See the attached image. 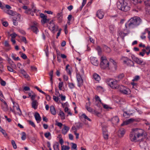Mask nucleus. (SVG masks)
<instances>
[{"label":"nucleus","instance_id":"nucleus-40","mask_svg":"<svg viewBox=\"0 0 150 150\" xmlns=\"http://www.w3.org/2000/svg\"><path fill=\"white\" fill-rule=\"evenodd\" d=\"M16 110L18 111L17 113L20 116L22 115L21 110L20 109L18 105L17 107H16Z\"/></svg>","mask_w":150,"mask_h":150},{"label":"nucleus","instance_id":"nucleus-33","mask_svg":"<svg viewBox=\"0 0 150 150\" xmlns=\"http://www.w3.org/2000/svg\"><path fill=\"white\" fill-rule=\"evenodd\" d=\"M110 61L115 66V68L116 69L117 68L116 66L117 63L114 60L112 59H110Z\"/></svg>","mask_w":150,"mask_h":150},{"label":"nucleus","instance_id":"nucleus-55","mask_svg":"<svg viewBox=\"0 0 150 150\" xmlns=\"http://www.w3.org/2000/svg\"><path fill=\"white\" fill-rule=\"evenodd\" d=\"M139 76H135L134 77V79L132 80V81H137L138 80H139Z\"/></svg>","mask_w":150,"mask_h":150},{"label":"nucleus","instance_id":"nucleus-56","mask_svg":"<svg viewBox=\"0 0 150 150\" xmlns=\"http://www.w3.org/2000/svg\"><path fill=\"white\" fill-rule=\"evenodd\" d=\"M31 11V9L30 8H29L25 10V13L28 14H30V12Z\"/></svg>","mask_w":150,"mask_h":150},{"label":"nucleus","instance_id":"nucleus-51","mask_svg":"<svg viewBox=\"0 0 150 150\" xmlns=\"http://www.w3.org/2000/svg\"><path fill=\"white\" fill-rule=\"evenodd\" d=\"M31 11H32L34 13H36L37 12H38V11L36 9L35 7L34 6H32V8Z\"/></svg>","mask_w":150,"mask_h":150},{"label":"nucleus","instance_id":"nucleus-49","mask_svg":"<svg viewBox=\"0 0 150 150\" xmlns=\"http://www.w3.org/2000/svg\"><path fill=\"white\" fill-rule=\"evenodd\" d=\"M145 52H146V50L145 49H142V52H140L139 53V54L140 55H141V56H142V57H143L144 56L145 53Z\"/></svg>","mask_w":150,"mask_h":150},{"label":"nucleus","instance_id":"nucleus-28","mask_svg":"<svg viewBox=\"0 0 150 150\" xmlns=\"http://www.w3.org/2000/svg\"><path fill=\"white\" fill-rule=\"evenodd\" d=\"M59 115L61 116V119L62 120H64L65 119V116L64 112L61 110L60 111Z\"/></svg>","mask_w":150,"mask_h":150},{"label":"nucleus","instance_id":"nucleus-14","mask_svg":"<svg viewBox=\"0 0 150 150\" xmlns=\"http://www.w3.org/2000/svg\"><path fill=\"white\" fill-rule=\"evenodd\" d=\"M63 126H64V128L62 129V133L63 134L65 135L69 130L70 128L65 125H63Z\"/></svg>","mask_w":150,"mask_h":150},{"label":"nucleus","instance_id":"nucleus-32","mask_svg":"<svg viewBox=\"0 0 150 150\" xmlns=\"http://www.w3.org/2000/svg\"><path fill=\"white\" fill-rule=\"evenodd\" d=\"M115 26L113 25H111L110 26V30L111 32L112 33L115 30Z\"/></svg>","mask_w":150,"mask_h":150},{"label":"nucleus","instance_id":"nucleus-47","mask_svg":"<svg viewBox=\"0 0 150 150\" xmlns=\"http://www.w3.org/2000/svg\"><path fill=\"white\" fill-rule=\"evenodd\" d=\"M53 148L54 150H59V144L58 143H57V144L54 145Z\"/></svg>","mask_w":150,"mask_h":150},{"label":"nucleus","instance_id":"nucleus-30","mask_svg":"<svg viewBox=\"0 0 150 150\" xmlns=\"http://www.w3.org/2000/svg\"><path fill=\"white\" fill-rule=\"evenodd\" d=\"M131 1L134 5H136L138 3H141L142 2L141 0H131Z\"/></svg>","mask_w":150,"mask_h":150},{"label":"nucleus","instance_id":"nucleus-24","mask_svg":"<svg viewBox=\"0 0 150 150\" xmlns=\"http://www.w3.org/2000/svg\"><path fill=\"white\" fill-rule=\"evenodd\" d=\"M69 64H67L66 67V70L68 74L70 75L71 74V68L70 67L69 68Z\"/></svg>","mask_w":150,"mask_h":150},{"label":"nucleus","instance_id":"nucleus-4","mask_svg":"<svg viewBox=\"0 0 150 150\" xmlns=\"http://www.w3.org/2000/svg\"><path fill=\"white\" fill-rule=\"evenodd\" d=\"M101 68L103 69H110L109 62L107 60L106 57L103 56L101 58V62L100 64Z\"/></svg>","mask_w":150,"mask_h":150},{"label":"nucleus","instance_id":"nucleus-53","mask_svg":"<svg viewBox=\"0 0 150 150\" xmlns=\"http://www.w3.org/2000/svg\"><path fill=\"white\" fill-rule=\"evenodd\" d=\"M95 98L96 101H99L101 103H102L101 100L98 96L96 95L95 96Z\"/></svg>","mask_w":150,"mask_h":150},{"label":"nucleus","instance_id":"nucleus-5","mask_svg":"<svg viewBox=\"0 0 150 150\" xmlns=\"http://www.w3.org/2000/svg\"><path fill=\"white\" fill-rule=\"evenodd\" d=\"M107 84L112 88L117 89L119 88V86L116 80L112 79H108L106 80Z\"/></svg>","mask_w":150,"mask_h":150},{"label":"nucleus","instance_id":"nucleus-38","mask_svg":"<svg viewBox=\"0 0 150 150\" xmlns=\"http://www.w3.org/2000/svg\"><path fill=\"white\" fill-rule=\"evenodd\" d=\"M7 68H8V70L10 72H12L15 73H16V71L14 70L11 67L9 66H7Z\"/></svg>","mask_w":150,"mask_h":150},{"label":"nucleus","instance_id":"nucleus-22","mask_svg":"<svg viewBox=\"0 0 150 150\" xmlns=\"http://www.w3.org/2000/svg\"><path fill=\"white\" fill-rule=\"evenodd\" d=\"M133 121V120L132 119H130L127 120V121L124 122L121 125L122 126L124 125H127L129 123L132 122Z\"/></svg>","mask_w":150,"mask_h":150},{"label":"nucleus","instance_id":"nucleus-61","mask_svg":"<svg viewBox=\"0 0 150 150\" xmlns=\"http://www.w3.org/2000/svg\"><path fill=\"white\" fill-rule=\"evenodd\" d=\"M0 132H1L5 137H6L7 136V134L5 130L4 129H3Z\"/></svg>","mask_w":150,"mask_h":150},{"label":"nucleus","instance_id":"nucleus-48","mask_svg":"<svg viewBox=\"0 0 150 150\" xmlns=\"http://www.w3.org/2000/svg\"><path fill=\"white\" fill-rule=\"evenodd\" d=\"M29 124L31 125L32 127H35V124L34 122L31 120H28V121Z\"/></svg>","mask_w":150,"mask_h":150},{"label":"nucleus","instance_id":"nucleus-60","mask_svg":"<svg viewBox=\"0 0 150 150\" xmlns=\"http://www.w3.org/2000/svg\"><path fill=\"white\" fill-rule=\"evenodd\" d=\"M91 104V103L90 102H87L85 105V108H86L88 107H90Z\"/></svg>","mask_w":150,"mask_h":150},{"label":"nucleus","instance_id":"nucleus-37","mask_svg":"<svg viewBox=\"0 0 150 150\" xmlns=\"http://www.w3.org/2000/svg\"><path fill=\"white\" fill-rule=\"evenodd\" d=\"M68 84L69 88L71 89H73L75 87V85L73 83H68Z\"/></svg>","mask_w":150,"mask_h":150},{"label":"nucleus","instance_id":"nucleus-57","mask_svg":"<svg viewBox=\"0 0 150 150\" xmlns=\"http://www.w3.org/2000/svg\"><path fill=\"white\" fill-rule=\"evenodd\" d=\"M24 77L28 79V80H29L30 79V78L29 76V75L27 73L25 74H24L23 75Z\"/></svg>","mask_w":150,"mask_h":150},{"label":"nucleus","instance_id":"nucleus-18","mask_svg":"<svg viewBox=\"0 0 150 150\" xmlns=\"http://www.w3.org/2000/svg\"><path fill=\"white\" fill-rule=\"evenodd\" d=\"M111 121L113 124H115L119 122V119L118 117L115 116L112 119Z\"/></svg>","mask_w":150,"mask_h":150},{"label":"nucleus","instance_id":"nucleus-59","mask_svg":"<svg viewBox=\"0 0 150 150\" xmlns=\"http://www.w3.org/2000/svg\"><path fill=\"white\" fill-rule=\"evenodd\" d=\"M44 135L46 138H48L51 135V134L49 132H46L44 134Z\"/></svg>","mask_w":150,"mask_h":150},{"label":"nucleus","instance_id":"nucleus-34","mask_svg":"<svg viewBox=\"0 0 150 150\" xmlns=\"http://www.w3.org/2000/svg\"><path fill=\"white\" fill-rule=\"evenodd\" d=\"M22 137H21V139L23 140H25L26 138V134L24 132H23L22 133Z\"/></svg>","mask_w":150,"mask_h":150},{"label":"nucleus","instance_id":"nucleus-9","mask_svg":"<svg viewBox=\"0 0 150 150\" xmlns=\"http://www.w3.org/2000/svg\"><path fill=\"white\" fill-rule=\"evenodd\" d=\"M50 25H49V29L52 31L54 30L57 31L58 26L57 25L54 24L53 21H51L50 23Z\"/></svg>","mask_w":150,"mask_h":150},{"label":"nucleus","instance_id":"nucleus-35","mask_svg":"<svg viewBox=\"0 0 150 150\" xmlns=\"http://www.w3.org/2000/svg\"><path fill=\"white\" fill-rule=\"evenodd\" d=\"M124 76V75L123 74H119L117 76V78L119 80H120L122 79Z\"/></svg>","mask_w":150,"mask_h":150},{"label":"nucleus","instance_id":"nucleus-20","mask_svg":"<svg viewBox=\"0 0 150 150\" xmlns=\"http://www.w3.org/2000/svg\"><path fill=\"white\" fill-rule=\"evenodd\" d=\"M125 132V130L123 128H121L118 131V133L121 137H122Z\"/></svg>","mask_w":150,"mask_h":150},{"label":"nucleus","instance_id":"nucleus-50","mask_svg":"<svg viewBox=\"0 0 150 150\" xmlns=\"http://www.w3.org/2000/svg\"><path fill=\"white\" fill-rule=\"evenodd\" d=\"M57 18H63V14L62 12L59 13L57 15Z\"/></svg>","mask_w":150,"mask_h":150},{"label":"nucleus","instance_id":"nucleus-21","mask_svg":"<svg viewBox=\"0 0 150 150\" xmlns=\"http://www.w3.org/2000/svg\"><path fill=\"white\" fill-rule=\"evenodd\" d=\"M50 111L51 113L54 115L56 114V111L54 106L52 105L50 107Z\"/></svg>","mask_w":150,"mask_h":150},{"label":"nucleus","instance_id":"nucleus-63","mask_svg":"<svg viewBox=\"0 0 150 150\" xmlns=\"http://www.w3.org/2000/svg\"><path fill=\"white\" fill-rule=\"evenodd\" d=\"M21 57L24 59H27V57L26 54L24 53H22L21 55Z\"/></svg>","mask_w":150,"mask_h":150},{"label":"nucleus","instance_id":"nucleus-16","mask_svg":"<svg viewBox=\"0 0 150 150\" xmlns=\"http://www.w3.org/2000/svg\"><path fill=\"white\" fill-rule=\"evenodd\" d=\"M34 116L37 122L39 123L41 121V119L39 113L37 112H35Z\"/></svg>","mask_w":150,"mask_h":150},{"label":"nucleus","instance_id":"nucleus-62","mask_svg":"<svg viewBox=\"0 0 150 150\" xmlns=\"http://www.w3.org/2000/svg\"><path fill=\"white\" fill-rule=\"evenodd\" d=\"M63 86V82H61L59 83V88L60 90H61V88Z\"/></svg>","mask_w":150,"mask_h":150},{"label":"nucleus","instance_id":"nucleus-10","mask_svg":"<svg viewBox=\"0 0 150 150\" xmlns=\"http://www.w3.org/2000/svg\"><path fill=\"white\" fill-rule=\"evenodd\" d=\"M102 130L103 132V136L105 140H107L108 139V134L107 130L106 127L103 125H102Z\"/></svg>","mask_w":150,"mask_h":150},{"label":"nucleus","instance_id":"nucleus-54","mask_svg":"<svg viewBox=\"0 0 150 150\" xmlns=\"http://www.w3.org/2000/svg\"><path fill=\"white\" fill-rule=\"evenodd\" d=\"M62 150L63 149V147H64V150H69L70 149V147L69 146H62Z\"/></svg>","mask_w":150,"mask_h":150},{"label":"nucleus","instance_id":"nucleus-25","mask_svg":"<svg viewBox=\"0 0 150 150\" xmlns=\"http://www.w3.org/2000/svg\"><path fill=\"white\" fill-rule=\"evenodd\" d=\"M104 50L107 53H109L111 51V49L106 45H104L103 47Z\"/></svg>","mask_w":150,"mask_h":150},{"label":"nucleus","instance_id":"nucleus-15","mask_svg":"<svg viewBox=\"0 0 150 150\" xmlns=\"http://www.w3.org/2000/svg\"><path fill=\"white\" fill-rule=\"evenodd\" d=\"M139 145L142 149H146L147 146V143L146 141H141L139 143Z\"/></svg>","mask_w":150,"mask_h":150},{"label":"nucleus","instance_id":"nucleus-29","mask_svg":"<svg viewBox=\"0 0 150 150\" xmlns=\"http://www.w3.org/2000/svg\"><path fill=\"white\" fill-rule=\"evenodd\" d=\"M81 118H84L85 119H87L90 121H91V120L88 118V117L84 113L81 116Z\"/></svg>","mask_w":150,"mask_h":150},{"label":"nucleus","instance_id":"nucleus-42","mask_svg":"<svg viewBox=\"0 0 150 150\" xmlns=\"http://www.w3.org/2000/svg\"><path fill=\"white\" fill-rule=\"evenodd\" d=\"M7 13L11 16H14V12L11 10H8L7 11Z\"/></svg>","mask_w":150,"mask_h":150},{"label":"nucleus","instance_id":"nucleus-23","mask_svg":"<svg viewBox=\"0 0 150 150\" xmlns=\"http://www.w3.org/2000/svg\"><path fill=\"white\" fill-rule=\"evenodd\" d=\"M129 33L128 31L127 33H125L122 31H120L119 33V35L122 38L124 39V37L126 36Z\"/></svg>","mask_w":150,"mask_h":150},{"label":"nucleus","instance_id":"nucleus-19","mask_svg":"<svg viewBox=\"0 0 150 150\" xmlns=\"http://www.w3.org/2000/svg\"><path fill=\"white\" fill-rule=\"evenodd\" d=\"M32 105L33 108H34L35 109H36L38 105V103L36 100L32 101Z\"/></svg>","mask_w":150,"mask_h":150},{"label":"nucleus","instance_id":"nucleus-12","mask_svg":"<svg viewBox=\"0 0 150 150\" xmlns=\"http://www.w3.org/2000/svg\"><path fill=\"white\" fill-rule=\"evenodd\" d=\"M90 61L92 64L95 66H98L99 62L96 57H91L90 58Z\"/></svg>","mask_w":150,"mask_h":150},{"label":"nucleus","instance_id":"nucleus-64","mask_svg":"<svg viewBox=\"0 0 150 150\" xmlns=\"http://www.w3.org/2000/svg\"><path fill=\"white\" fill-rule=\"evenodd\" d=\"M16 35L14 33H13L12 34H11L10 35V36L12 38V39H13V38H15L16 37Z\"/></svg>","mask_w":150,"mask_h":150},{"label":"nucleus","instance_id":"nucleus-6","mask_svg":"<svg viewBox=\"0 0 150 150\" xmlns=\"http://www.w3.org/2000/svg\"><path fill=\"white\" fill-rule=\"evenodd\" d=\"M121 59L123 60V63L129 67H134V63L130 59L124 57H121Z\"/></svg>","mask_w":150,"mask_h":150},{"label":"nucleus","instance_id":"nucleus-52","mask_svg":"<svg viewBox=\"0 0 150 150\" xmlns=\"http://www.w3.org/2000/svg\"><path fill=\"white\" fill-rule=\"evenodd\" d=\"M87 111L90 112H92L93 111V109L90 107L86 108Z\"/></svg>","mask_w":150,"mask_h":150},{"label":"nucleus","instance_id":"nucleus-45","mask_svg":"<svg viewBox=\"0 0 150 150\" xmlns=\"http://www.w3.org/2000/svg\"><path fill=\"white\" fill-rule=\"evenodd\" d=\"M4 45L6 47H10V45L8 43V42L7 41H6L4 42ZM10 49V48H9L8 49V50H9Z\"/></svg>","mask_w":150,"mask_h":150},{"label":"nucleus","instance_id":"nucleus-31","mask_svg":"<svg viewBox=\"0 0 150 150\" xmlns=\"http://www.w3.org/2000/svg\"><path fill=\"white\" fill-rule=\"evenodd\" d=\"M50 80L51 81V83L52 84L53 83V81H52V77L53 76V71H52L50 73Z\"/></svg>","mask_w":150,"mask_h":150},{"label":"nucleus","instance_id":"nucleus-17","mask_svg":"<svg viewBox=\"0 0 150 150\" xmlns=\"http://www.w3.org/2000/svg\"><path fill=\"white\" fill-rule=\"evenodd\" d=\"M93 78L94 80L98 82H99L101 79L99 75L96 74L94 73L93 75Z\"/></svg>","mask_w":150,"mask_h":150},{"label":"nucleus","instance_id":"nucleus-39","mask_svg":"<svg viewBox=\"0 0 150 150\" xmlns=\"http://www.w3.org/2000/svg\"><path fill=\"white\" fill-rule=\"evenodd\" d=\"M41 21L43 22L44 23H45L48 21V20L47 19V16H46L44 18H42Z\"/></svg>","mask_w":150,"mask_h":150},{"label":"nucleus","instance_id":"nucleus-2","mask_svg":"<svg viewBox=\"0 0 150 150\" xmlns=\"http://www.w3.org/2000/svg\"><path fill=\"white\" fill-rule=\"evenodd\" d=\"M140 18L138 17L135 16L131 18L125 24L126 28H135L141 23Z\"/></svg>","mask_w":150,"mask_h":150},{"label":"nucleus","instance_id":"nucleus-27","mask_svg":"<svg viewBox=\"0 0 150 150\" xmlns=\"http://www.w3.org/2000/svg\"><path fill=\"white\" fill-rule=\"evenodd\" d=\"M31 29L35 33L37 34L38 31V29L37 27L34 26H32L31 27Z\"/></svg>","mask_w":150,"mask_h":150},{"label":"nucleus","instance_id":"nucleus-46","mask_svg":"<svg viewBox=\"0 0 150 150\" xmlns=\"http://www.w3.org/2000/svg\"><path fill=\"white\" fill-rule=\"evenodd\" d=\"M35 88L37 89L38 91L40 92L43 94H46V93L42 91L41 89L39 88L38 86H36L35 87Z\"/></svg>","mask_w":150,"mask_h":150},{"label":"nucleus","instance_id":"nucleus-3","mask_svg":"<svg viewBox=\"0 0 150 150\" xmlns=\"http://www.w3.org/2000/svg\"><path fill=\"white\" fill-rule=\"evenodd\" d=\"M117 7L118 8L122 11L126 12L130 9V7L127 3L125 2V0H119L117 2Z\"/></svg>","mask_w":150,"mask_h":150},{"label":"nucleus","instance_id":"nucleus-36","mask_svg":"<svg viewBox=\"0 0 150 150\" xmlns=\"http://www.w3.org/2000/svg\"><path fill=\"white\" fill-rule=\"evenodd\" d=\"M123 116L126 118H128L130 117V115L129 113L127 112H125L123 114Z\"/></svg>","mask_w":150,"mask_h":150},{"label":"nucleus","instance_id":"nucleus-13","mask_svg":"<svg viewBox=\"0 0 150 150\" xmlns=\"http://www.w3.org/2000/svg\"><path fill=\"white\" fill-rule=\"evenodd\" d=\"M104 13L101 10H99L97 11L96 16L100 19H102L104 17Z\"/></svg>","mask_w":150,"mask_h":150},{"label":"nucleus","instance_id":"nucleus-58","mask_svg":"<svg viewBox=\"0 0 150 150\" xmlns=\"http://www.w3.org/2000/svg\"><path fill=\"white\" fill-rule=\"evenodd\" d=\"M72 145L71 146V148L72 149H74L76 150V147H77V145L76 144H75L74 143H72Z\"/></svg>","mask_w":150,"mask_h":150},{"label":"nucleus","instance_id":"nucleus-41","mask_svg":"<svg viewBox=\"0 0 150 150\" xmlns=\"http://www.w3.org/2000/svg\"><path fill=\"white\" fill-rule=\"evenodd\" d=\"M7 61L8 63L11 64V65H12L16 66V65L15 64H14L13 61H12L10 58H8Z\"/></svg>","mask_w":150,"mask_h":150},{"label":"nucleus","instance_id":"nucleus-26","mask_svg":"<svg viewBox=\"0 0 150 150\" xmlns=\"http://www.w3.org/2000/svg\"><path fill=\"white\" fill-rule=\"evenodd\" d=\"M1 106L2 109L4 111H7L8 110V105H1Z\"/></svg>","mask_w":150,"mask_h":150},{"label":"nucleus","instance_id":"nucleus-7","mask_svg":"<svg viewBox=\"0 0 150 150\" xmlns=\"http://www.w3.org/2000/svg\"><path fill=\"white\" fill-rule=\"evenodd\" d=\"M119 88L120 92L124 94H128L130 93V89L125 88L123 86H121Z\"/></svg>","mask_w":150,"mask_h":150},{"label":"nucleus","instance_id":"nucleus-1","mask_svg":"<svg viewBox=\"0 0 150 150\" xmlns=\"http://www.w3.org/2000/svg\"><path fill=\"white\" fill-rule=\"evenodd\" d=\"M144 131L140 129H133L129 135V139L132 142H136L137 139L143 137L144 135Z\"/></svg>","mask_w":150,"mask_h":150},{"label":"nucleus","instance_id":"nucleus-43","mask_svg":"<svg viewBox=\"0 0 150 150\" xmlns=\"http://www.w3.org/2000/svg\"><path fill=\"white\" fill-rule=\"evenodd\" d=\"M101 104H102V105L103 106V107L104 108L106 109H111V108L108 106V105L106 104H104L103 103H102Z\"/></svg>","mask_w":150,"mask_h":150},{"label":"nucleus","instance_id":"nucleus-11","mask_svg":"<svg viewBox=\"0 0 150 150\" xmlns=\"http://www.w3.org/2000/svg\"><path fill=\"white\" fill-rule=\"evenodd\" d=\"M76 78L78 81V86L80 87L83 85V81L81 75L79 73L77 74Z\"/></svg>","mask_w":150,"mask_h":150},{"label":"nucleus","instance_id":"nucleus-8","mask_svg":"<svg viewBox=\"0 0 150 150\" xmlns=\"http://www.w3.org/2000/svg\"><path fill=\"white\" fill-rule=\"evenodd\" d=\"M131 57L132 60L138 64L143 65H145L146 64V63L144 62L142 60L136 57L134 55H132Z\"/></svg>","mask_w":150,"mask_h":150},{"label":"nucleus","instance_id":"nucleus-44","mask_svg":"<svg viewBox=\"0 0 150 150\" xmlns=\"http://www.w3.org/2000/svg\"><path fill=\"white\" fill-rule=\"evenodd\" d=\"M11 144L13 145V148L14 149L17 148V146L14 140H12L11 141Z\"/></svg>","mask_w":150,"mask_h":150}]
</instances>
